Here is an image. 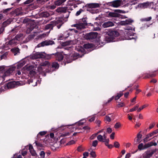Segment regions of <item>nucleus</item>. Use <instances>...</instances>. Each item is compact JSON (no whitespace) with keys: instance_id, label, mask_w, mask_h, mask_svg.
I'll return each instance as SVG.
<instances>
[{"instance_id":"59","label":"nucleus","mask_w":158,"mask_h":158,"mask_svg":"<svg viewBox=\"0 0 158 158\" xmlns=\"http://www.w3.org/2000/svg\"><path fill=\"white\" fill-rule=\"evenodd\" d=\"M30 19H23V22L24 23H28L30 21Z\"/></svg>"},{"instance_id":"12","label":"nucleus","mask_w":158,"mask_h":158,"mask_svg":"<svg viewBox=\"0 0 158 158\" xmlns=\"http://www.w3.org/2000/svg\"><path fill=\"white\" fill-rule=\"evenodd\" d=\"M51 55H54L56 57V60L58 61H60L63 60L64 58L63 55L60 52H57L56 53L52 54Z\"/></svg>"},{"instance_id":"63","label":"nucleus","mask_w":158,"mask_h":158,"mask_svg":"<svg viewBox=\"0 0 158 158\" xmlns=\"http://www.w3.org/2000/svg\"><path fill=\"white\" fill-rule=\"evenodd\" d=\"M146 106L145 105L141 107H140L138 109L137 111L138 112H139L141 110L145 108Z\"/></svg>"},{"instance_id":"2","label":"nucleus","mask_w":158,"mask_h":158,"mask_svg":"<svg viewBox=\"0 0 158 158\" xmlns=\"http://www.w3.org/2000/svg\"><path fill=\"white\" fill-rule=\"evenodd\" d=\"M78 51L79 52H81L83 53V54L80 55L79 53L75 52L74 53L71 54L70 56H69V58L70 59V60H69L70 61L68 62V60L67 61L65 62H63V63H62V65H65L66 63H70L73 60H75L77 59L79 57H82L83 56H84V54H85V49L83 48H81L78 50Z\"/></svg>"},{"instance_id":"21","label":"nucleus","mask_w":158,"mask_h":158,"mask_svg":"<svg viewBox=\"0 0 158 158\" xmlns=\"http://www.w3.org/2000/svg\"><path fill=\"white\" fill-rule=\"evenodd\" d=\"M56 11L58 13H65L67 11L66 7H60L58 8L56 10Z\"/></svg>"},{"instance_id":"26","label":"nucleus","mask_w":158,"mask_h":158,"mask_svg":"<svg viewBox=\"0 0 158 158\" xmlns=\"http://www.w3.org/2000/svg\"><path fill=\"white\" fill-rule=\"evenodd\" d=\"M50 15L49 14L48 12H43L40 14V16L42 17L47 18Z\"/></svg>"},{"instance_id":"32","label":"nucleus","mask_w":158,"mask_h":158,"mask_svg":"<svg viewBox=\"0 0 158 158\" xmlns=\"http://www.w3.org/2000/svg\"><path fill=\"white\" fill-rule=\"evenodd\" d=\"M69 36V35L67 36H65L64 35L62 34H60L59 35L57 39L58 40H63L64 39L67 38Z\"/></svg>"},{"instance_id":"6","label":"nucleus","mask_w":158,"mask_h":158,"mask_svg":"<svg viewBox=\"0 0 158 158\" xmlns=\"http://www.w3.org/2000/svg\"><path fill=\"white\" fill-rule=\"evenodd\" d=\"M122 2V0H115L108 2L107 4L109 6L117 8L121 5Z\"/></svg>"},{"instance_id":"31","label":"nucleus","mask_w":158,"mask_h":158,"mask_svg":"<svg viewBox=\"0 0 158 158\" xmlns=\"http://www.w3.org/2000/svg\"><path fill=\"white\" fill-rule=\"evenodd\" d=\"M23 36V34L20 33L17 35L14 38L17 41H19L21 39V38Z\"/></svg>"},{"instance_id":"55","label":"nucleus","mask_w":158,"mask_h":158,"mask_svg":"<svg viewBox=\"0 0 158 158\" xmlns=\"http://www.w3.org/2000/svg\"><path fill=\"white\" fill-rule=\"evenodd\" d=\"M40 155L42 158H44L45 155V153L44 151H41L40 153Z\"/></svg>"},{"instance_id":"35","label":"nucleus","mask_w":158,"mask_h":158,"mask_svg":"<svg viewBox=\"0 0 158 158\" xmlns=\"http://www.w3.org/2000/svg\"><path fill=\"white\" fill-rule=\"evenodd\" d=\"M35 36V35L34 34H31L29 35L27 38L26 39V40L27 41H30V40H31L33 39Z\"/></svg>"},{"instance_id":"52","label":"nucleus","mask_w":158,"mask_h":158,"mask_svg":"<svg viewBox=\"0 0 158 158\" xmlns=\"http://www.w3.org/2000/svg\"><path fill=\"white\" fill-rule=\"evenodd\" d=\"M35 144H36V146L37 147H41H41H43V144L42 143H39V142H38L37 141H35Z\"/></svg>"},{"instance_id":"3","label":"nucleus","mask_w":158,"mask_h":158,"mask_svg":"<svg viewBox=\"0 0 158 158\" xmlns=\"http://www.w3.org/2000/svg\"><path fill=\"white\" fill-rule=\"evenodd\" d=\"M128 11H125L124 10H121L119 9H116L114 10V11L108 12L107 14V16L109 18L111 17H118L119 18H125L126 17L125 16L120 14V13H125Z\"/></svg>"},{"instance_id":"24","label":"nucleus","mask_w":158,"mask_h":158,"mask_svg":"<svg viewBox=\"0 0 158 158\" xmlns=\"http://www.w3.org/2000/svg\"><path fill=\"white\" fill-rule=\"evenodd\" d=\"M66 7L67 11L68 12V15H66L65 17H64V18H68V17L69 16V13L71 12L69 11V10H72L73 9V5H71V6L69 5L67 6H66Z\"/></svg>"},{"instance_id":"1","label":"nucleus","mask_w":158,"mask_h":158,"mask_svg":"<svg viewBox=\"0 0 158 158\" xmlns=\"http://www.w3.org/2000/svg\"><path fill=\"white\" fill-rule=\"evenodd\" d=\"M104 33L105 35L104 39L107 42L114 41L115 37L118 36L119 34L117 31L112 30L106 31Z\"/></svg>"},{"instance_id":"37","label":"nucleus","mask_w":158,"mask_h":158,"mask_svg":"<svg viewBox=\"0 0 158 158\" xmlns=\"http://www.w3.org/2000/svg\"><path fill=\"white\" fill-rule=\"evenodd\" d=\"M152 19V18L151 17H149L148 18L142 19L140 20L141 21H148L151 20Z\"/></svg>"},{"instance_id":"22","label":"nucleus","mask_w":158,"mask_h":158,"mask_svg":"<svg viewBox=\"0 0 158 158\" xmlns=\"http://www.w3.org/2000/svg\"><path fill=\"white\" fill-rule=\"evenodd\" d=\"M8 44L11 46H15L18 44V42L14 38L13 39L9 40Z\"/></svg>"},{"instance_id":"42","label":"nucleus","mask_w":158,"mask_h":158,"mask_svg":"<svg viewBox=\"0 0 158 158\" xmlns=\"http://www.w3.org/2000/svg\"><path fill=\"white\" fill-rule=\"evenodd\" d=\"M138 149L140 150H141L144 149V145L143 143H141L138 145Z\"/></svg>"},{"instance_id":"43","label":"nucleus","mask_w":158,"mask_h":158,"mask_svg":"<svg viewBox=\"0 0 158 158\" xmlns=\"http://www.w3.org/2000/svg\"><path fill=\"white\" fill-rule=\"evenodd\" d=\"M114 147L116 148H119L120 145L119 143L117 141H115L114 142Z\"/></svg>"},{"instance_id":"41","label":"nucleus","mask_w":158,"mask_h":158,"mask_svg":"<svg viewBox=\"0 0 158 158\" xmlns=\"http://www.w3.org/2000/svg\"><path fill=\"white\" fill-rule=\"evenodd\" d=\"M25 64V63L23 62H20L17 64V67L18 68H21L23 67Z\"/></svg>"},{"instance_id":"10","label":"nucleus","mask_w":158,"mask_h":158,"mask_svg":"<svg viewBox=\"0 0 158 158\" xmlns=\"http://www.w3.org/2000/svg\"><path fill=\"white\" fill-rule=\"evenodd\" d=\"M156 152V150L152 149L145 152L143 157L144 158H150Z\"/></svg>"},{"instance_id":"40","label":"nucleus","mask_w":158,"mask_h":158,"mask_svg":"<svg viewBox=\"0 0 158 158\" xmlns=\"http://www.w3.org/2000/svg\"><path fill=\"white\" fill-rule=\"evenodd\" d=\"M83 48L85 49H88L91 48V45L89 44H86L83 45Z\"/></svg>"},{"instance_id":"44","label":"nucleus","mask_w":158,"mask_h":158,"mask_svg":"<svg viewBox=\"0 0 158 158\" xmlns=\"http://www.w3.org/2000/svg\"><path fill=\"white\" fill-rule=\"evenodd\" d=\"M36 7V6L34 5L33 4H30L28 6V8L30 9H35Z\"/></svg>"},{"instance_id":"61","label":"nucleus","mask_w":158,"mask_h":158,"mask_svg":"<svg viewBox=\"0 0 158 158\" xmlns=\"http://www.w3.org/2000/svg\"><path fill=\"white\" fill-rule=\"evenodd\" d=\"M141 131H140L139 133H138L137 135V137L136 138H138V139H141V138H142V135L141 134H140V133Z\"/></svg>"},{"instance_id":"16","label":"nucleus","mask_w":158,"mask_h":158,"mask_svg":"<svg viewBox=\"0 0 158 158\" xmlns=\"http://www.w3.org/2000/svg\"><path fill=\"white\" fill-rule=\"evenodd\" d=\"M86 7H87L89 8H96L100 7L99 4L97 3H91L87 4L85 5Z\"/></svg>"},{"instance_id":"58","label":"nucleus","mask_w":158,"mask_h":158,"mask_svg":"<svg viewBox=\"0 0 158 158\" xmlns=\"http://www.w3.org/2000/svg\"><path fill=\"white\" fill-rule=\"evenodd\" d=\"M155 124H156V123L154 122H153V123H151L149 126V129H152V128H153L155 126Z\"/></svg>"},{"instance_id":"17","label":"nucleus","mask_w":158,"mask_h":158,"mask_svg":"<svg viewBox=\"0 0 158 158\" xmlns=\"http://www.w3.org/2000/svg\"><path fill=\"white\" fill-rule=\"evenodd\" d=\"M133 21L131 19H126L125 21H122L120 22L119 24L121 25H125L132 23Z\"/></svg>"},{"instance_id":"48","label":"nucleus","mask_w":158,"mask_h":158,"mask_svg":"<svg viewBox=\"0 0 158 158\" xmlns=\"http://www.w3.org/2000/svg\"><path fill=\"white\" fill-rule=\"evenodd\" d=\"M125 106V104L123 102H120L117 104V106L118 108L123 107Z\"/></svg>"},{"instance_id":"49","label":"nucleus","mask_w":158,"mask_h":158,"mask_svg":"<svg viewBox=\"0 0 158 158\" xmlns=\"http://www.w3.org/2000/svg\"><path fill=\"white\" fill-rule=\"evenodd\" d=\"M121 125L119 122L116 123L114 126V127L115 129L119 128L121 127Z\"/></svg>"},{"instance_id":"11","label":"nucleus","mask_w":158,"mask_h":158,"mask_svg":"<svg viewBox=\"0 0 158 158\" xmlns=\"http://www.w3.org/2000/svg\"><path fill=\"white\" fill-rule=\"evenodd\" d=\"M115 22L110 21H108L104 22L102 26L103 28H107L112 27L114 25Z\"/></svg>"},{"instance_id":"62","label":"nucleus","mask_w":158,"mask_h":158,"mask_svg":"<svg viewBox=\"0 0 158 158\" xmlns=\"http://www.w3.org/2000/svg\"><path fill=\"white\" fill-rule=\"evenodd\" d=\"M151 146L150 143L145 144L144 145V149L148 148Z\"/></svg>"},{"instance_id":"38","label":"nucleus","mask_w":158,"mask_h":158,"mask_svg":"<svg viewBox=\"0 0 158 158\" xmlns=\"http://www.w3.org/2000/svg\"><path fill=\"white\" fill-rule=\"evenodd\" d=\"M6 75L3 74L2 76H0V81H2V82H5L7 80H6V81H4L5 80V77H6Z\"/></svg>"},{"instance_id":"46","label":"nucleus","mask_w":158,"mask_h":158,"mask_svg":"<svg viewBox=\"0 0 158 158\" xmlns=\"http://www.w3.org/2000/svg\"><path fill=\"white\" fill-rule=\"evenodd\" d=\"M139 107V104H136L135 107L130 110V111L131 112L135 110Z\"/></svg>"},{"instance_id":"28","label":"nucleus","mask_w":158,"mask_h":158,"mask_svg":"<svg viewBox=\"0 0 158 158\" xmlns=\"http://www.w3.org/2000/svg\"><path fill=\"white\" fill-rule=\"evenodd\" d=\"M12 12H13L15 15L17 16H19L21 13V11L19 8H17Z\"/></svg>"},{"instance_id":"9","label":"nucleus","mask_w":158,"mask_h":158,"mask_svg":"<svg viewBox=\"0 0 158 158\" xmlns=\"http://www.w3.org/2000/svg\"><path fill=\"white\" fill-rule=\"evenodd\" d=\"M45 56L42 53L37 52L33 54L31 57L32 59H36L38 58H43L45 57Z\"/></svg>"},{"instance_id":"19","label":"nucleus","mask_w":158,"mask_h":158,"mask_svg":"<svg viewBox=\"0 0 158 158\" xmlns=\"http://www.w3.org/2000/svg\"><path fill=\"white\" fill-rule=\"evenodd\" d=\"M15 69V67H12L8 69L4 73V74L6 75V77L9 75L10 74L13 73Z\"/></svg>"},{"instance_id":"54","label":"nucleus","mask_w":158,"mask_h":158,"mask_svg":"<svg viewBox=\"0 0 158 158\" xmlns=\"http://www.w3.org/2000/svg\"><path fill=\"white\" fill-rule=\"evenodd\" d=\"M98 142L97 140H95L94 141L92 142V146L94 147H96L98 145Z\"/></svg>"},{"instance_id":"15","label":"nucleus","mask_w":158,"mask_h":158,"mask_svg":"<svg viewBox=\"0 0 158 158\" xmlns=\"http://www.w3.org/2000/svg\"><path fill=\"white\" fill-rule=\"evenodd\" d=\"M56 25V22H51L50 23L47 24L45 27L46 29L52 30L53 27Z\"/></svg>"},{"instance_id":"25","label":"nucleus","mask_w":158,"mask_h":158,"mask_svg":"<svg viewBox=\"0 0 158 158\" xmlns=\"http://www.w3.org/2000/svg\"><path fill=\"white\" fill-rule=\"evenodd\" d=\"M77 25V29L80 30L85 28L86 26V23H79Z\"/></svg>"},{"instance_id":"4","label":"nucleus","mask_w":158,"mask_h":158,"mask_svg":"<svg viewBox=\"0 0 158 158\" xmlns=\"http://www.w3.org/2000/svg\"><path fill=\"white\" fill-rule=\"evenodd\" d=\"M98 36V33L97 32H90L85 34L84 38L90 41H94Z\"/></svg>"},{"instance_id":"36","label":"nucleus","mask_w":158,"mask_h":158,"mask_svg":"<svg viewBox=\"0 0 158 158\" xmlns=\"http://www.w3.org/2000/svg\"><path fill=\"white\" fill-rule=\"evenodd\" d=\"M97 139L98 141L101 142L104 141L103 136L101 135H98L97 137Z\"/></svg>"},{"instance_id":"8","label":"nucleus","mask_w":158,"mask_h":158,"mask_svg":"<svg viewBox=\"0 0 158 158\" xmlns=\"http://www.w3.org/2000/svg\"><path fill=\"white\" fill-rule=\"evenodd\" d=\"M54 44L55 42L53 41L50 40H46L38 44L37 46L38 47H43L45 46L52 45Z\"/></svg>"},{"instance_id":"56","label":"nucleus","mask_w":158,"mask_h":158,"mask_svg":"<svg viewBox=\"0 0 158 158\" xmlns=\"http://www.w3.org/2000/svg\"><path fill=\"white\" fill-rule=\"evenodd\" d=\"M87 18H83L82 19V21L83 23H86V26L87 25Z\"/></svg>"},{"instance_id":"13","label":"nucleus","mask_w":158,"mask_h":158,"mask_svg":"<svg viewBox=\"0 0 158 158\" xmlns=\"http://www.w3.org/2000/svg\"><path fill=\"white\" fill-rule=\"evenodd\" d=\"M153 3L152 2H146L142 3L141 5V6L144 8H151V6H153ZM152 8H153V7H152Z\"/></svg>"},{"instance_id":"27","label":"nucleus","mask_w":158,"mask_h":158,"mask_svg":"<svg viewBox=\"0 0 158 158\" xmlns=\"http://www.w3.org/2000/svg\"><path fill=\"white\" fill-rule=\"evenodd\" d=\"M66 1V0H57L55 1L54 3L55 5L58 6L61 5Z\"/></svg>"},{"instance_id":"60","label":"nucleus","mask_w":158,"mask_h":158,"mask_svg":"<svg viewBox=\"0 0 158 158\" xmlns=\"http://www.w3.org/2000/svg\"><path fill=\"white\" fill-rule=\"evenodd\" d=\"M7 54L6 53H4V54L2 55L1 56V59H6V56H7Z\"/></svg>"},{"instance_id":"53","label":"nucleus","mask_w":158,"mask_h":158,"mask_svg":"<svg viewBox=\"0 0 158 158\" xmlns=\"http://www.w3.org/2000/svg\"><path fill=\"white\" fill-rule=\"evenodd\" d=\"M77 150L78 152H81L83 151L84 150V148L82 147V146H80L77 148Z\"/></svg>"},{"instance_id":"33","label":"nucleus","mask_w":158,"mask_h":158,"mask_svg":"<svg viewBox=\"0 0 158 158\" xmlns=\"http://www.w3.org/2000/svg\"><path fill=\"white\" fill-rule=\"evenodd\" d=\"M36 74V72L34 70H30L29 72V75L32 77H33Z\"/></svg>"},{"instance_id":"57","label":"nucleus","mask_w":158,"mask_h":158,"mask_svg":"<svg viewBox=\"0 0 158 158\" xmlns=\"http://www.w3.org/2000/svg\"><path fill=\"white\" fill-rule=\"evenodd\" d=\"M30 153L32 156H35L36 155L35 151L34 149L31 150L30 151Z\"/></svg>"},{"instance_id":"47","label":"nucleus","mask_w":158,"mask_h":158,"mask_svg":"<svg viewBox=\"0 0 158 158\" xmlns=\"http://www.w3.org/2000/svg\"><path fill=\"white\" fill-rule=\"evenodd\" d=\"M91 156L93 158H95L97 156L95 152L94 151H92L90 153Z\"/></svg>"},{"instance_id":"45","label":"nucleus","mask_w":158,"mask_h":158,"mask_svg":"<svg viewBox=\"0 0 158 158\" xmlns=\"http://www.w3.org/2000/svg\"><path fill=\"white\" fill-rule=\"evenodd\" d=\"M27 71H30V70H34V66L31 65L27 67Z\"/></svg>"},{"instance_id":"18","label":"nucleus","mask_w":158,"mask_h":158,"mask_svg":"<svg viewBox=\"0 0 158 158\" xmlns=\"http://www.w3.org/2000/svg\"><path fill=\"white\" fill-rule=\"evenodd\" d=\"M156 131L155 130L154 131L151 133L147 134L146 135V137L144 139V141H148V138L150 137H152L153 135L157 134Z\"/></svg>"},{"instance_id":"64","label":"nucleus","mask_w":158,"mask_h":158,"mask_svg":"<svg viewBox=\"0 0 158 158\" xmlns=\"http://www.w3.org/2000/svg\"><path fill=\"white\" fill-rule=\"evenodd\" d=\"M109 139H106L104 140V141H103V142H105V145L106 146H107L109 144Z\"/></svg>"},{"instance_id":"51","label":"nucleus","mask_w":158,"mask_h":158,"mask_svg":"<svg viewBox=\"0 0 158 158\" xmlns=\"http://www.w3.org/2000/svg\"><path fill=\"white\" fill-rule=\"evenodd\" d=\"M12 8H10L3 10V12L4 14H7L8 12L9 11L12 9Z\"/></svg>"},{"instance_id":"23","label":"nucleus","mask_w":158,"mask_h":158,"mask_svg":"<svg viewBox=\"0 0 158 158\" xmlns=\"http://www.w3.org/2000/svg\"><path fill=\"white\" fill-rule=\"evenodd\" d=\"M11 51L14 54L15 56H16L18 53H19L20 50L18 48L15 47L11 49Z\"/></svg>"},{"instance_id":"29","label":"nucleus","mask_w":158,"mask_h":158,"mask_svg":"<svg viewBox=\"0 0 158 158\" xmlns=\"http://www.w3.org/2000/svg\"><path fill=\"white\" fill-rule=\"evenodd\" d=\"M87 26H91L93 27V30L95 31H99L101 29L99 27H95L94 24L91 23H87Z\"/></svg>"},{"instance_id":"14","label":"nucleus","mask_w":158,"mask_h":158,"mask_svg":"<svg viewBox=\"0 0 158 158\" xmlns=\"http://www.w3.org/2000/svg\"><path fill=\"white\" fill-rule=\"evenodd\" d=\"M156 71H154L153 72H151V73H145V76L143 77V79L149 78L150 77H155L156 74L155 73Z\"/></svg>"},{"instance_id":"50","label":"nucleus","mask_w":158,"mask_h":158,"mask_svg":"<svg viewBox=\"0 0 158 158\" xmlns=\"http://www.w3.org/2000/svg\"><path fill=\"white\" fill-rule=\"evenodd\" d=\"M84 11V10L81 9H80L78 11H77L76 14V15L78 16L80 15L81 13Z\"/></svg>"},{"instance_id":"20","label":"nucleus","mask_w":158,"mask_h":158,"mask_svg":"<svg viewBox=\"0 0 158 158\" xmlns=\"http://www.w3.org/2000/svg\"><path fill=\"white\" fill-rule=\"evenodd\" d=\"M50 65V64L49 62L48 61H45L41 63V66L39 67V70L40 72H42L43 71L42 66L44 67L47 66L48 67H49Z\"/></svg>"},{"instance_id":"5","label":"nucleus","mask_w":158,"mask_h":158,"mask_svg":"<svg viewBox=\"0 0 158 158\" xmlns=\"http://www.w3.org/2000/svg\"><path fill=\"white\" fill-rule=\"evenodd\" d=\"M59 67V65L57 62H53L50 65V69H46V71L47 72L51 73L56 69H57Z\"/></svg>"},{"instance_id":"34","label":"nucleus","mask_w":158,"mask_h":158,"mask_svg":"<svg viewBox=\"0 0 158 158\" xmlns=\"http://www.w3.org/2000/svg\"><path fill=\"white\" fill-rule=\"evenodd\" d=\"M71 42L72 41L71 40L64 42L62 43V46H66L70 45Z\"/></svg>"},{"instance_id":"39","label":"nucleus","mask_w":158,"mask_h":158,"mask_svg":"<svg viewBox=\"0 0 158 158\" xmlns=\"http://www.w3.org/2000/svg\"><path fill=\"white\" fill-rule=\"evenodd\" d=\"M46 133L47 132L45 131H40L37 135V138H39L40 135L43 136L45 135L46 134Z\"/></svg>"},{"instance_id":"30","label":"nucleus","mask_w":158,"mask_h":158,"mask_svg":"<svg viewBox=\"0 0 158 158\" xmlns=\"http://www.w3.org/2000/svg\"><path fill=\"white\" fill-rule=\"evenodd\" d=\"M55 22L56 23H59V24L57 25V27L58 29L60 28V27L64 23L62 20L61 19H59L58 20H57Z\"/></svg>"},{"instance_id":"7","label":"nucleus","mask_w":158,"mask_h":158,"mask_svg":"<svg viewBox=\"0 0 158 158\" xmlns=\"http://www.w3.org/2000/svg\"><path fill=\"white\" fill-rule=\"evenodd\" d=\"M19 81H13L8 82L6 84L5 88V89H9L17 87L19 85Z\"/></svg>"}]
</instances>
